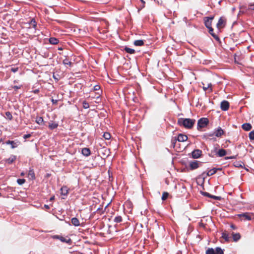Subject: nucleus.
<instances>
[{
	"instance_id": "10",
	"label": "nucleus",
	"mask_w": 254,
	"mask_h": 254,
	"mask_svg": "<svg viewBox=\"0 0 254 254\" xmlns=\"http://www.w3.org/2000/svg\"><path fill=\"white\" fill-rule=\"evenodd\" d=\"M201 154V151L199 149H196L192 151V156L194 158H199Z\"/></svg>"
},
{
	"instance_id": "29",
	"label": "nucleus",
	"mask_w": 254,
	"mask_h": 254,
	"mask_svg": "<svg viewBox=\"0 0 254 254\" xmlns=\"http://www.w3.org/2000/svg\"><path fill=\"white\" fill-rule=\"evenodd\" d=\"M125 50L126 52L129 54H133L135 52L134 50L127 47L125 48Z\"/></svg>"
},
{
	"instance_id": "53",
	"label": "nucleus",
	"mask_w": 254,
	"mask_h": 254,
	"mask_svg": "<svg viewBox=\"0 0 254 254\" xmlns=\"http://www.w3.org/2000/svg\"><path fill=\"white\" fill-rule=\"evenodd\" d=\"M14 88H16V89H18V87L17 86H15Z\"/></svg>"
},
{
	"instance_id": "38",
	"label": "nucleus",
	"mask_w": 254,
	"mask_h": 254,
	"mask_svg": "<svg viewBox=\"0 0 254 254\" xmlns=\"http://www.w3.org/2000/svg\"><path fill=\"white\" fill-rule=\"evenodd\" d=\"M6 114V116L9 119H12V115L11 114H10V112H7L5 113Z\"/></svg>"
},
{
	"instance_id": "12",
	"label": "nucleus",
	"mask_w": 254,
	"mask_h": 254,
	"mask_svg": "<svg viewBox=\"0 0 254 254\" xmlns=\"http://www.w3.org/2000/svg\"><path fill=\"white\" fill-rule=\"evenodd\" d=\"M203 84V89L204 91H206V90H209L210 92L212 91V88H211V83H205L204 82H202Z\"/></svg>"
},
{
	"instance_id": "46",
	"label": "nucleus",
	"mask_w": 254,
	"mask_h": 254,
	"mask_svg": "<svg viewBox=\"0 0 254 254\" xmlns=\"http://www.w3.org/2000/svg\"><path fill=\"white\" fill-rule=\"evenodd\" d=\"M44 207H45V208L47 209H49V208H50V206H49V205H46V204L44 205Z\"/></svg>"
},
{
	"instance_id": "17",
	"label": "nucleus",
	"mask_w": 254,
	"mask_h": 254,
	"mask_svg": "<svg viewBox=\"0 0 254 254\" xmlns=\"http://www.w3.org/2000/svg\"><path fill=\"white\" fill-rule=\"evenodd\" d=\"M217 170V169L215 168H213L212 169L209 170L206 173L207 176H210L213 175V174H215L216 173Z\"/></svg>"
},
{
	"instance_id": "49",
	"label": "nucleus",
	"mask_w": 254,
	"mask_h": 254,
	"mask_svg": "<svg viewBox=\"0 0 254 254\" xmlns=\"http://www.w3.org/2000/svg\"><path fill=\"white\" fill-rule=\"evenodd\" d=\"M52 102H53V103H57V100H54V99H52Z\"/></svg>"
},
{
	"instance_id": "33",
	"label": "nucleus",
	"mask_w": 254,
	"mask_h": 254,
	"mask_svg": "<svg viewBox=\"0 0 254 254\" xmlns=\"http://www.w3.org/2000/svg\"><path fill=\"white\" fill-rule=\"evenodd\" d=\"M30 25L31 27H32L34 28H35V27H36V21L34 19L31 20V21L30 23Z\"/></svg>"
},
{
	"instance_id": "28",
	"label": "nucleus",
	"mask_w": 254,
	"mask_h": 254,
	"mask_svg": "<svg viewBox=\"0 0 254 254\" xmlns=\"http://www.w3.org/2000/svg\"><path fill=\"white\" fill-rule=\"evenodd\" d=\"M206 254H215V250L212 248H209L206 251Z\"/></svg>"
},
{
	"instance_id": "13",
	"label": "nucleus",
	"mask_w": 254,
	"mask_h": 254,
	"mask_svg": "<svg viewBox=\"0 0 254 254\" xmlns=\"http://www.w3.org/2000/svg\"><path fill=\"white\" fill-rule=\"evenodd\" d=\"M188 139V136L183 134H180L178 136L177 140L180 142H184Z\"/></svg>"
},
{
	"instance_id": "51",
	"label": "nucleus",
	"mask_w": 254,
	"mask_h": 254,
	"mask_svg": "<svg viewBox=\"0 0 254 254\" xmlns=\"http://www.w3.org/2000/svg\"><path fill=\"white\" fill-rule=\"evenodd\" d=\"M24 173L23 172H22V173H21V176H24Z\"/></svg>"
},
{
	"instance_id": "16",
	"label": "nucleus",
	"mask_w": 254,
	"mask_h": 254,
	"mask_svg": "<svg viewBox=\"0 0 254 254\" xmlns=\"http://www.w3.org/2000/svg\"><path fill=\"white\" fill-rule=\"evenodd\" d=\"M217 155L219 157L224 156L226 154V151L225 150L223 149H221L218 150L217 153Z\"/></svg>"
},
{
	"instance_id": "8",
	"label": "nucleus",
	"mask_w": 254,
	"mask_h": 254,
	"mask_svg": "<svg viewBox=\"0 0 254 254\" xmlns=\"http://www.w3.org/2000/svg\"><path fill=\"white\" fill-rule=\"evenodd\" d=\"M224 134L223 130L220 127H218L214 132V134L217 137H220Z\"/></svg>"
},
{
	"instance_id": "45",
	"label": "nucleus",
	"mask_w": 254,
	"mask_h": 254,
	"mask_svg": "<svg viewBox=\"0 0 254 254\" xmlns=\"http://www.w3.org/2000/svg\"><path fill=\"white\" fill-rule=\"evenodd\" d=\"M235 158V156H231V157H227L226 159H234Z\"/></svg>"
},
{
	"instance_id": "22",
	"label": "nucleus",
	"mask_w": 254,
	"mask_h": 254,
	"mask_svg": "<svg viewBox=\"0 0 254 254\" xmlns=\"http://www.w3.org/2000/svg\"><path fill=\"white\" fill-rule=\"evenodd\" d=\"M28 175L30 179L32 180L35 179V174L33 170H30L29 171Z\"/></svg>"
},
{
	"instance_id": "25",
	"label": "nucleus",
	"mask_w": 254,
	"mask_h": 254,
	"mask_svg": "<svg viewBox=\"0 0 254 254\" xmlns=\"http://www.w3.org/2000/svg\"><path fill=\"white\" fill-rule=\"evenodd\" d=\"M63 64L64 65H68L69 66H71L72 64V63L68 60L67 58H65L63 60Z\"/></svg>"
},
{
	"instance_id": "26",
	"label": "nucleus",
	"mask_w": 254,
	"mask_h": 254,
	"mask_svg": "<svg viewBox=\"0 0 254 254\" xmlns=\"http://www.w3.org/2000/svg\"><path fill=\"white\" fill-rule=\"evenodd\" d=\"M44 120L42 117H37L36 119V122L39 125H42Z\"/></svg>"
},
{
	"instance_id": "31",
	"label": "nucleus",
	"mask_w": 254,
	"mask_h": 254,
	"mask_svg": "<svg viewBox=\"0 0 254 254\" xmlns=\"http://www.w3.org/2000/svg\"><path fill=\"white\" fill-rule=\"evenodd\" d=\"M103 137L106 139H110L111 138V135L108 132H105L103 134Z\"/></svg>"
},
{
	"instance_id": "23",
	"label": "nucleus",
	"mask_w": 254,
	"mask_h": 254,
	"mask_svg": "<svg viewBox=\"0 0 254 254\" xmlns=\"http://www.w3.org/2000/svg\"><path fill=\"white\" fill-rule=\"evenodd\" d=\"M49 42L51 44L55 45L58 43L59 40L55 38H50L49 39Z\"/></svg>"
},
{
	"instance_id": "37",
	"label": "nucleus",
	"mask_w": 254,
	"mask_h": 254,
	"mask_svg": "<svg viewBox=\"0 0 254 254\" xmlns=\"http://www.w3.org/2000/svg\"><path fill=\"white\" fill-rule=\"evenodd\" d=\"M222 237H223L224 239H225L226 241H228V240H229V236H228V235L227 234H226V233H223L222 234Z\"/></svg>"
},
{
	"instance_id": "15",
	"label": "nucleus",
	"mask_w": 254,
	"mask_h": 254,
	"mask_svg": "<svg viewBox=\"0 0 254 254\" xmlns=\"http://www.w3.org/2000/svg\"><path fill=\"white\" fill-rule=\"evenodd\" d=\"M71 223L75 226H78L80 225V222L78 219L75 217L71 219Z\"/></svg>"
},
{
	"instance_id": "48",
	"label": "nucleus",
	"mask_w": 254,
	"mask_h": 254,
	"mask_svg": "<svg viewBox=\"0 0 254 254\" xmlns=\"http://www.w3.org/2000/svg\"><path fill=\"white\" fill-rule=\"evenodd\" d=\"M60 237H61V236H60L56 235V236H54V238H56V239H60Z\"/></svg>"
},
{
	"instance_id": "6",
	"label": "nucleus",
	"mask_w": 254,
	"mask_h": 254,
	"mask_svg": "<svg viewBox=\"0 0 254 254\" xmlns=\"http://www.w3.org/2000/svg\"><path fill=\"white\" fill-rule=\"evenodd\" d=\"M226 24V19L223 17H221L217 24V27L218 29H221L224 27Z\"/></svg>"
},
{
	"instance_id": "18",
	"label": "nucleus",
	"mask_w": 254,
	"mask_h": 254,
	"mask_svg": "<svg viewBox=\"0 0 254 254\" xmlns=\"http://www.w3.org/2000/svg\"><path fill=\"white\" fill-rule=\"evenodd\" d=\"M144 44V41L142 40H135L134 42V45L136 46H141Z\"/></svg>"
},
{
	"instance_id": "35",
	"label": "nucleus",
	"mask_w": 254,
	"mask_h": 254,
	"mask_svg": "<svg viewBox=\"0 0 254 254\" xmlns=\"http://www.w3.org/2000/svg\"><path fill=\"white\" fill-rule=\"evenodd\" d=\"M17 182L19 185H21L25 182V180L23 179H19L17 180Z\"/></svg>"
},
{
	"instance_id": "3",
	"label": "nucleus",
	"mask_w": 254,
	"mask_h": 254,
	"mask_svg": "<svg viewBox=\"0 0 254 254\" xmlns=\"http://www.w3.org/2000/svg\"><path fill=\"white\" fill-rule=\"evenodd\" d=\"M238 216L242 220H251L254 218V214L246 212L238 214Z\"/></svg>"
},
{
	"instance_id": "52",
	"label": "nucleus",
	"mask_w": 254,
	"mask_h": 254,
	"mask_svg": "<svg viewBox=\"0 0 254 254\" xmlns=\"http://www.w3.org/2000/svg\"><path fill=\"white\" fill-rule=\"evenodd\" d=\"M11 145H12V146H11V148H14L15 147V146H14L13 144H11Z\"/></svg>"
},
{
	"instance_id": "24",
	"label": "nucleus",
	"mask_w": 254,
	"mask_h": 254,
	"mask_svg": "<svg viewBox=\"0 0 254 254\" xmlns=\"http://www.w3.org/2000/svg\"><path fill=\"white\" fill-rule=\"evenodd\" d=\"M240 235L239 233L233 234V238L234 241H237L240 239Z\"/></svg>"
},
{
	"instance_id": "4",
	"label": "nucleus",
	"mask_w": 254,
	"mask_h": 254,
	"mask_svg": "<svg viewBox=\"0 0 254 254\" xmlns=\"http://www.w3.org/2000/svg\"><path fill=\"white\" fill-rule=\"evenodd\" d=\"M208 124V120L207 118H201L198 121L197 128L198 129L199 128H203L206 127Z\"/></svg>"
},
{
	"instance_id": "41",
	"label": "nucleus",
	"mask_w": 254,
	"mask_h": 254,
	"mask_svg": "<svg viewBox=\"0 0 254 254\" xmlns=\"http://www.w3.org/2000/svg\"><path fill=\"white\" fill-rule=\"evenodd\" d=\"M249 9L251 10H254V3L249 4Z\"/></svg>"
},
{
	"instance_id": "27",
	"label": "nucleus",
	"mask_w": 254,
	"mask_h": 254,
	"mask_svg": "<svg viewBox=\"0 0 254 254\" xmlns=\"http://www.w3.org/2000/svg\"><path fill=\"white\" fill-rule=\"evenodd\" d=\"M215 251V254H224L223 251L220 248H216Z\"/></svg>"
},
{
	"instance_id": "1",
	"label": "nucleus",
	"mask_w": 254,
	"mask_h": 254,
	"mask_svg": "<svg viewBox=\"0 0 254 254\" xmlns=\"http://www.w3.org/2000/svg\"><path fill=\"white\" fill-rule=\"evenodd\" d=\"M178 122L180 126L187 128H190L193 126L195 120L190 119L180 118L178 120Z\"/></svg>"
},
{
	"instance_id": "47",
	"label": "nucleus",
	"mask_w": 254,
	"mask_h": 254,
	"mask_svg": "<svg viewBox=\"0 0 254 254\" xmlns=\"http://www.w3.org/2000/svg\"><path fill=\"white\" fill-rule=\"evenodd\" d=\"M231 227L233 229H236V227H235V226H234V225H231Z\"/></svg>"
},
{
	"instance_id": "42",
	"label": "nucleus",
	"mask_w": 254,
	"mask_h": 254,
	"mask_svg": "<svg viewBox=\"0 0 254 254\" xmlns=\"http://www.w3.org/2000/svg\"><path fill=\"white\" fill-rule=\"evenodd\" d=\"M31 136V134H25L24 136H23V138L26 139L28 138H29Z\"/></svg>"
},
{
	"instance_id": "40",
	"label": "nucleus",
	"mask_w": 254,
	"mask_h": 254,
	"mask_svg": "<svg viewBox=\"0 0 254 254\" xmlns=\"http://www.w3.org/2000/svg\"><path fill=\"white\" fill-rule=\"evenodd\" d=\"M100 88V87L98 85H96L94 86V90L95 91L99 90Z\"/></svg>"
},
{
	"instance_id": "36",
	"label": "nucleus",
	"mask_w": 254,
	"mask_h": 254,
	"mask_svg": "<svg viewBox=\"0 0 254 254\" xmlns=\"http://www.w3.org/2000/svg\"><path fill=\"white\" fill-rule=\"evenodd\" d=\"M83 107L84 108V109H88L89 108V104L86 102V101H84L83 102Z\"/></svg>"
},
{
	"instance_id": "39",
	"label": "nucleus",
	"mask_w": 254,
	"mask_h": 254,
	"mask_svg": "<svg viewBox=\"0 0 254 254\" xmlns=\"http://www.w3.org/2000/svg\"><path fill=\"white\" fill-rule=\"evenodd\" d=\"M205 194L209 197H213L216 199H218V197L217 196H211L209 193H208L207 192H205Z\"/></svg>"
},
{
	"instance_id": "50",
	"label": "nucleus",
	"mask_w": 254,
	"mask_h": 254,
	"mask_svg": "<svg viewBox=\"0 0 254 254\" xmlns=\"http://www.w3.org/2000/svg\"><path fill=\"white\" fill-rule=\"evenodd\" d=\"M54 196L51 197L50 198V201H52V200H54Z\"/></svg>"
},
{
	"instance_id": "2",
	"label": "nucleus",
	"mask_w": 254,
	"mask_h": 254,
	"mask_svg": "<svg viewBox=\"0 0 254 254\" xmlns=\"http://www.w3.org/2000/svg\"><path fill=\"white\" fill-rule=\"evenodd\" d=\"M213 17H205L204 23L206 27L209 29V33L216 39H218V37L213 33V29L211 27V24Z\"/></svg>"
},
{
	"instance_id": "30",
	"label": "nucleus",
	"mask_w": 254,
	"mask_h": 254,
	"mask_svg": "<svg viewBox=\"0 0 254 254\" xmlns=\"http://www.w3.org/2000/svg\"><path fill=\"white\" fill-rule=\"evenodd\" d=\"M122 221V218L120 216H117L114 219V221L116 223L121 222Z\"/></svg>"
},
{
	"instance_id": "11",
	"label": "nucleus",
	"mask_w": 254,
	"mask_h": 254,
	"mask_svg": "<svg viewBox=\"0 0 254 254\" xmlns=\"http://www.w3.org/2000/svg\"><path fill=\"white\" fill-rule=\"evenodd\" d=\"M242 128L245 131H250L252 126L250 123H245L242 125Z\"/></svg>"
},
{
	"instance_id": "34",
	"label": "nucleus",
	"mask_w": 254,
	"mask_h": 254,
	"mask_svg": "<svg viewBox=\"0 0 254 254\" xmlns=\"http://www.w3.org/2000/svg\"><path fill=\"white\" fill-rule=\"evenodd\" d=\"M168 195H169L168 193L166 192H163L162 196V199L163 200H166L167 198Z\"/></svg>"
},
{
	"instance_id": "20",
	"label": "nucleus",
	"mask_w": 254,
	"mask_h": 254,
	"mask_svg": "<svg viewBox=\"0 0 254 254\" xmlns=\"http://www.w3.org/2000/svg\"><path fill=\"white\" fill-rule=\"evenodd\" d=\"M59 240H60L63 242H65L66 243H69L71 242L70 239L68 238H64L62 236L60 237Z\"/></svg>"
},
{
	"instance_id": "14",
	"label": "nucleus",
	"mask_w": 254,
	"mask_h": 254,
	"mask_svg": "<svg viewBox=\"0 0 254 254\" xmlns=\"http://www.w3.org/2000/svg\"><path fill=\"white\" fill-rule=\"evenodd\" d=\"M82 154L85 156H88L90 154V150L88 148H84L82 150Z\"/></svg>"
},
{
	"instance_id": "55",
	"label": "nucleus",
	"mask_w": 254,
	"mask_h": 254,
	"mask_svg": "<svg viewBox=\"0 0 254 254\" xmlns=\"http://www.w3.org/2000/svg\"><path fill=\"white\" fill-rule=\"evenodd\" d=\"M1 196V193H0V196Z\"/></svg>"
},
{
	"instance_id": "32",
	"label": "nucleus",
	"mask_w": 254,
	"mask_h": 254,
	"mask_svg": "<svg viewBox=\"0 0 254 254\" xmlns=\"http://www.w3.org/2000/svg\"><path fill=\"white\" fill-rule=\"evenodd\" d=\"M249 136L250 140H254V130L249 133Z\"/></svg>"
},
{
	"instance_id": "5",
	"label": "nucleus",
	"mask_w": 254,
	"mask_h": 254,
	"mask_svg": "<svg viewBox=\"0 0 254 254\" xmlns=\"http://www.w3.org/2000/svg\"><path fill=\"white\" fill-rule=\"evenodd\" d=\"M200 164L201 163L199 161H193L189 162V166L191 170H194L198 168Z\"/></svg>"
},
{
	"instance_id": "44",
	"label": "nucleus",
	"mask_w": 254,
	"mask_h": 254,
	"mask_svg": "<svg viewBox=\"0 0 254 254\" xmlns=\"http://www.w3.org/2000/svg\"><path fill=\"white\" fill-rule=\"evenodd\" d=\"M13 143H14V141H13L8 140L6 142V144H12Z\"/></svg>"
},
{
	"instance_id": "54",
	"label": "nucleus",
	"mask_w": 254,
	"mask_h": 254,
	"mask_svg": "<svg viewBox=\"0 0 254 254\" xmlns=\"http://www.w3.org/2000/svg\"><path fill=\"white\" fill-rule=\"evenodd\" d=\"M142 2L144 3V1L143 0H140Z\"/></svg>"
},
{
	"instance_id": "19",
	"label": "nucleus",
	"mask_w": 254,
	"mask_h": 254,
	"mask_svg": "<svg viewBox=\"0 0 254 254\" xmlns=\"http://www.w3.org/2000/svg\"><path fill=\"white\" fill-rule=\"evenodd\" d=\"M58 126V124L56 123H54V122H52V123H49V127L51 129H54L56 128H57Z\"/></svg>"
},
{
	"instance_id": "43",
	"label": "nucleus",
	"mask_w": 254,
	"mask_h": 254,
	"mask_svg": "<svg viewBox=\"0 0 254 254\" xmlns=\"http://www.w3.org/2000/svg\"><path fill=\"white\" fill-rule=\"evenodd\" d=\"M11 70L12 72H15L17 71L18 68H12Z\"/></svg>"
},
{
	"instance_id": "7",
	"label": "nucleus",
	"mask_w": 254,
	"mask_h": 254,
	"mask_svg": "<svg viewBox=\"0 0 254 254\" xmlns=\"http://www.w3.org/2000/svg\"><path fill=\"white\" fill-rule=\"evenodd\" d=\"M229 108V103L227 101H223L221 103V109L223 111H227Z\"/></svg>"
},
{
	"instance_id": "9",
	"label": "nucleus",
	"mask_w": 254,
	"mask_h": 254,
	"mask_svg": "<svg viewBox=\"0 0 254 254\" xmlns=\"http://www.w3.org/2000/svg\"><path fill=\"white\" fill-rule=\"evenodd\" d=\"M61 195L63 196L62 198L64 199L65 196H66L68 193V189L66 187H63L61 189Z\"/></svg>"
},
{
	"instance_id": "21",
	"label": "nucleus",
	"mask_w": 254,
	"mask_h": 254,
	"mask_svg": "<svg viewBox=\"0 0 254 254\" xmlns=\"http://www.w3.org/2000/svg\"><path fill=\"white\" fill-rule=\"evenodd\" d=\"M16 159V156H11L8 159L6 160V162L8 164L12 163L14 161H15Z\"/></svg>"
}]
</instances>
